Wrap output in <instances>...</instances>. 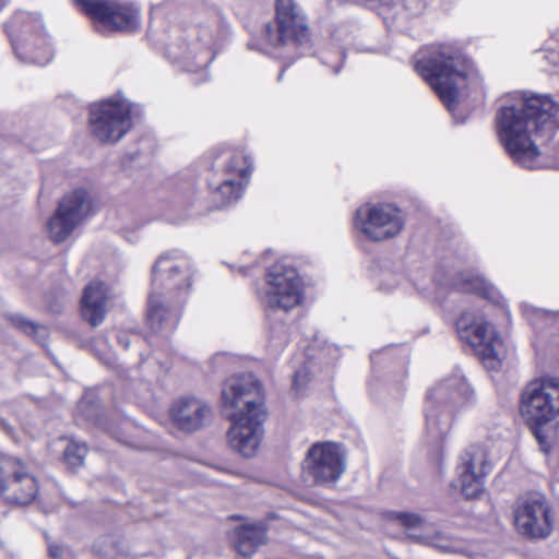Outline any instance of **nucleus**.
<instances>
[{"label": "nucleus", "mask_w": 559, "mask_h": 559, "mask_svg": "<svg viewBox=\"0 0 559 559\" xmlns=\"http://www.w3.org/2000/svg\"><path fill=\"white\" fill-rule=\"evenodd\" d=\"M473 397V390L463 374L455 372L428 393L425 405L426 430L435 441L451 430L455 415Z\"/></svg>", "instance_id": "obj_6"}, {"label": "nucleus", "mask_w": 559, "mask_h": 559, "mask_svg": "<svg viewBox=\"0 0 559 559\" xmlns=\"http://www.w3.org/2000/svg\"><path fill=\"white\" fill-rule=\"evenodd\" d=\"M81 10L110 32H135L140 28V9L118 0H76Z\"/></svg>", "instance_id": "obj_13"}, {"label": "nucleus", "mask_w": 559, "mask_h": 559, "mask_svg": "<svg viewBox=\"0 0 559 559\" xmlns=\"http://www.w3.org/2000/svg\"><path fill=\"white\" fill-rule=\"evenodd\" d=\"M92 134L100 142H117L131 128L130 105L126 99H107L90 110Z\"/></svg>", "instance_id": "obj_14"}, {"label": "nucleus", "mask_w": 559, "mask_h": 559, "mask_svg": "<svg viewBox=\"0 0 559 559\" xmlns=\"http://www.w3.org/2000/svg\"><path fill=\"white\" fill-rule=\"evenodd\" d=\"M309 380V371L307 367L298 369L294 374L293 384L296 389L302 388Z\"/></svg>", "instance_id": "obj_29"}, {"label": "nucleus", "mask_w": 559, "mask_h": 559, "mask_svg": "<svg viewBox=\"0 0 559 559\" xmlns=\"http://www.w3.org/2000/svg\"><path fill=\"white\" fill-rule=\"evenodd\" d=\"M178 61L185 63L187 71H199L205 69L213 60V55L207 49H200L199 45H193L192 48L187 47L183 53L175 55Z\"/></svg>", "instance_id": "obj_25"}, {"label": "nucleus", "mask_w": 559, "mask_h": 559, "mask_svg": "<svg viewBox=\"0 0 559 559\" xmlns=\"http://www.w3.org/2000/svg\"><path fill=\"white\" fill-rule=\"evenodd\" d=\"M8 0H0V11L7 5Z\"/></svg>", "instance_id": "obj_31"}, {"label": "nucleus", "mask_w": 559, "mask_h": 559, "mask_svg": "<svg viewBox=\"0 0 559 559\" xmlns=\"http://www.w3.org/2000/svg\"><path fill=\"white\" fill-rule=\"evenodd\" d=\"M386 519L397 523L404 528L408 538L416 543L429 540L431 524L423 516L413 512L390 511Z\"/></svg>", "instance_id": "obj_22"}, {"label": "nucleus", "mask_w": 559, "mask_h": 559, "mask_svg": "<svg viewBox=\"0 0 559 559\" xmlns=\"http://www.w3.org/2000/svg\"><path fill=\"white\" fill-rule=\"evenodd\" d=\"M109 298V288L103 282L93 281L84 288L82 316L92 326H97L105 320Z\"/></svg>", "instance_id": "obj_21"}, {"label": "nucleus", "mask_w": 559, "mask_h": 559, "mask_svg": "<svg viewBox=\"0 0 559 559\" xmlns=\"http://www.w3.org/2000/svg\"><path fill=\"white\" fill-rule=\"evenodd\" d=\"M211 408L194 397L181 399L171 407L174 424L182 431L193 432L200 429L211 416Z\"/></svg>", "instance_id": "obj_20"}, {"label": "nucleus", "mask_w": 559, "mask_h": 559, "mask_svg": "<svg viewBox=\"0 0 559 559\" xmlns=\"http://www.w3.org/2000/svg\"><path fill=\"white\" fill-rule=\"evenodd\" d=\"M355 227L373 241L394 238L404 228V217L400 209L392 204H364L357 209Z\"/></svg>", "instance_id": "obj_15"}, {"label": "nucleus", "mask_w": 559, "mask_h": 559, "mask_svg": "<svg viewBox=\"0 0 559 559\" xmlns=\"http://www.w3.org/2000/svg\"><path fill=\"white\" fill-rule=\"evenodd\" d=\"M192 264L178 251L163 254L152 271L146 322L154 332L173 331L179 321L181 296L191 287Z\"/></svg>", "instance_id": "obj_3"}, {"label": "nucleus", "mask_w": 559, "mask_h": 559, "mask_svg": "<svg viewBox=\"0 0 559 559\" xmlns=\"http://www.w3.org/2000/svg\"><path fill=\"white\" fill-rule=\"evenodd\" d=\"M222 403L233 423L228 430L231 448L245 457L253 456L263 438L266 419L260 382L251 373L228 378L222 389Z\"/></svg>", "instance_id": "obj_2"}, {"label": "nucleus", "mask_w": 559, "mask_h": 559, "mask_svg": "<svg viewBox=\"0 0 559 559\" xmlns=\"http://www.w3.org/2000/svg\"><path fill=\"white\" fill-rule=\"evenodd\" d=\"M521 413L530 425L542 426L559 416V380L531 381L521 395Z\"/></svg>", "instance_id": "obj_12"}, {"label": "nucleus", "mask_w": 559, "mask_h": 559, "mask_svg": "<svg viewBox=\"0 0 559 559\" xmlns=\"http://www.w3.org/2000/svg\"><path fill=\"white\" fill-rule=\"evenodd\" d=\"M38 490V481L24 462L14 457L1 459L0 495L7 502L29 504L35 500Z\"/></svg>", "instance_id": "obj_16"}, {"label": "nucleus", "mask_w": 559, "mask_h": 559, "mask_svg": "<svg viewBox=\"0 0 559 559\" xmlns=\"http://www.w3.org/2000/svg\"><path fill=\"white\" fill-rule=\"evenodd\" d=\"M498 136L511 158L526 168H538L534 136L559 128V103L547 95L519 94L507 98L496 116Z\"/></svg>", "instance_id": "obj_1"}, {"label": "nucleus", "mask_w": 559, "mask_h": 559, "mask_svg": "<svg viewBox=\"0 0 559 559\" xmlns=\"http://www.w3.org/2000/svg\"><path fill=\"white\" fill-rule=\"evenodd\" d=\"M120 343H123V347L127 348L129 346V342L120 340Z\"/></svg>", "instance_id": "obj_34"}, {"label": "nucleus", "mask_w": 559, "mask_h": 559, "mask_svg": "<svg viewBox=\"0 0 559 559\" xmlns=\"http://www.w3.org/2000/svg\"><path fill=\"white\" fill-rule=\"evenodd\" d=\"M459 337L479 356L486 368L496 369L501 361L502 341L478 311H464L456 321Z\"/></svg>", "instance_id": "obj_10"}, {"label": "nucleus", "mask_w": 559, "mask_h": 559, "mask_svg": "<svg viewBox=\"0 0 559 559\" xmlns=\"http://www.w3.org/2000/svg\"><path fill=\"white\" fill-rule=\"evenodd\" d=\"M251 159L239 150H225L213 162L215 177L210 179L209 186L213 190L218 206L228 205L237 201L243 190L241 179L250 171Z\"/></svg>", "instance_id": "obj_9"}, {"label": "nucleus", "mask_w": 559, "mask_h": 559, "mask_svg": "<svg viewBox=\"0 0 559 559\" xmlns=\"http://www.w3.org/2000/svg\"><path fill=\"white\" fill-rule=\"evenodd\" d=\"M301 299V278L293 265L278 261L267 269L261 302L269 323L271 340L276 345L287 343L288 312L296 308Z\"/></svg>", "instance_id": "obj_5"}, {"label": "nucleus", "mask_w": 559, "mask_h": 559, "mask_svg": "<svg viewBox=\"0 0 559 559\" xmlns=\"http://www.w3.org/2000/svg\"><path fill=\"white\" fill-rule=\"evenodd\" d=\"M285 68L282 69L281 73L278 74V81H282L284 75Z\"/></svg>", "instance_id": "obj_32"}, {"label": "nucleus", "mask_w": 559, "mask_h": 559, "mask_svg": "<svg viewBox=\"0 0 559 559\" xmlns=\"http://www.w3.org/2000/svg\"><path fill=\"white\" fill-rule=\"evenodd\" d=\"M491 472V464L484 445L469 444L456 467L461 491L466 499L478 497L484 490V479Z\"/></svg>", "instance_id": "obj_19"}, {"label": "nucleus", "mask_w": 559, "mask_h": 559, "mask_svg": "<svg viewBox=\"0 0 559 559\" xmlns=\"http://www.w3.org/2000/svg\"><path fill=\"white\" fill-rule=\"evenodd\" d=\"M262 36L271 47L285 49V55H277L285 58H294L297 48L309 41L306 19L294 0L276 1V26L266 23Z\"/></svg>", "instance_id": "obj_8"}, {"label": "nucleus", "mask_w": 559, "mask_h": 559, "mask_svg": "<svg viewBox=\"0 0 559 559\" xmlns=\"http://www.w3.org/2000/svg\"><path fill=\"white\" fill-rule=\"evenodd\" d=\"M225 197H229L230 195V190L229 189H225Z\"/></svg>", "instance_id": "obj_35"}, {"label": "nucleus", "mask_w": 559, "mask_h": 559, "mask_svg": "<svg viewBox=\"0 0 559 559\" xmlns=\"http://www.w3.org/2000/svg\"><path fill=\"white\" fill-rule=\"evenodd\" d=\"M264 539L265 531L261 525H242L235 530V547L245 557L252 555L255 548L264 543Z\"/></svg>", "instance_id": "obj_24"}, {"label": "nucleus", "mask_w": 559, "mask_h": 559, "mask_svg": "<svg viewBox=\"0 0 559 559\" xmlns=\"http://www.w3.org/2000/svg\"><path fill=\"white\" fill-rule=\"evenodd\" d=\"M307 480L316 486L332 487L346 471V457L334 442H316L307 451L302 462Z\"/></svg>", "instance_id": "obj_11"}, {"label": "nucleus", "mask_w": 559, "mask_h": 559, "mask_svg": "<svg viewBox=\"0 0 559 559\" xmlns=\"http://www.w3.org/2000/svg\"><path fill=\"white\" fill-rule=\"evenodd\" d=\"M91 211L92 202L85 190L79 189L66 194L47 223L52 241L57 243L64 241Z\"/></svg>", "instance_id": "obj_18"}, {"label": "nucleus", "mask_w": 559, "mask_h": 559, "mask_svg": "<svg viewBox=\"0 0 559 559\" xmlns=\"http://www.w3.org/2000/svg\"><path fill=\"white\" fill-rule=\"evenodd\" d=\"M415 70L449 110L455 107L460 90L478 75L462 50L449 44L431 46L428 55L416 61Z\"/></svg>", "instance_id": "obj_4"}, {"label": "nucleus", "mask_w": 559, "mask_h": 559, "mask_svg": "<svg viewBox=\"0 0 559 559\" xmlns=\"http://www.w3.org/2000/svg\"><path fill=\"white\" fill-rule=\"evenodd\" d=\"M67 551L61 545L48 543V554L51 559H62Z\"/></svg>", "instance_id": "obj_30"}, {"label": "nucleus", "mask_w": 559, "mask_h": 559, "mask_svg": "<svg viewBox=\"0 0 559 559\" xmlns=\"http://www.w3.org/2000/svg\"><path fill=\"white\" fill-rule=\"evenodd\" d=\"M120 343H123V347L127 348L129 346V342L120 340Z\"/></svg>", "instance_id": "obj_33"}, {"label": "nucleus", "mask_w": 559, "mask_h": 559, "mask_svg": "<svg viewBox=\"0 0 559 559\" xmlns=\"http://www.w3.org/2000/svg\"><path fill=\"white\" fill-rule=\"evenodd\" d=\"M452 284L459 292L478 294L492 302H499V293L480 276L462 272L455 276Z\"/></svg>", "instance_id": "obj_23"}, {"label": "nucleus", "mask_w": 559, "mask_h": 559, "mask_svg": "<svg viewBox=\"0 0 559 559\" xmlns=\"http://www.w3.org/2000/svg\"><path fill=\"white\" fill-rule=\"evenodd\" d=\"M15 56L24 63L47 64L52 51L38 14L17 11L7 25Z\"/></svg>", "instance_id": "obj_7"}, {"label": "nucleus", "mask_w": 559, "mask_h": 559, "mask_svg": "<svg viewBox=\"0 0 559 559\" xmlns=\"http://www.w3.org/2000/svg\"><path fill=\"white\" fill-rule=\"evenodd\" d=\"M12 323L25 334L33 336L38 343L44 344L47 338L48 331L46 326L29 321L20 314L12 317Z\"/></svg>", "instance_id": "obj_26"}, {"label": "nucleus", "mask_w": 559, "mask_h": 559, "mask_svg": "<svg viewBox=\"0 0 559 559\" xmlns=\"http://www.w3.org/2000/svg\"><path fill=\"white\" fill-rule=\"evenodd\" d=\"M516 531L530 538H545L552 531V519L547 500L539 493L519 497L513 507Z\"/></svg>", "instance_id": "obj_17"}, {"label": "nucleus", "mask_w": 559, "mask_h": 559, "mask_svg": "<svg viewBox=\"0 0 559 559\" xmlns=\"http://www.w3.org/2000/svg\"><path fill=\"white\" fill-rule=\"evenodd\" d=\"M419 544L435 547L442 552H453L456 550L450 538L440 532H433L432 527L429 531V540L420 542Z\"/></svg>", "instance_id": "obj_28"}, {"label": "nucleus", "mask_w": 559, "mask_h": 559, "mask_svg": "<svg viewBox=\"0 0 559 559\" xmlns=\"http://www.w3.org/2000/svg\"><path fill=\"white\" fill-rule=\"evenodd\" d=\"M87 453L84 443L70 442L64 450V461L71 467L81 466Z\"/></svg>", "instance_id": "obj_27"}]
</instances>
